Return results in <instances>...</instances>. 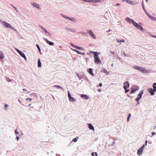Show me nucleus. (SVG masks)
Here are the masks:
<instances>
[{"mask_svg":"<svg viewBox=\"0 0 156 156\" xmlns=\"http://www.w3.org/2000/svg\"><path fill=\"white\" fill-rule=\"evenodd\" d=\"M41 28L44 30V32H45V33H48V32L47 31V30L44 28H43L42 26H41Z\"/></svg>","mask_w":156,"mask_h":156,"instance_id":"obj_33","label":"nucleus"},{"mask_svg":"<svg viewBox=\"0 0 156 156\" xmlns=\"http://www.w3.org/2000/svg\"><path fill=\"white\" fill-rule=\"evenodd\" d=\"M147 140H146V141H145V145H147Z\"/></svg>","mask_w":156,"mask_h":156,"instance_id":"obj_56","label":"nucleus"},{"mask_svg":"<svg viewBox=\"0 0 156 156\" xmlns=\"http://www.w3.org/2000/svg\"><path fill=\"white\" fill-rule=\"evenodd\" d=\"M29 100L30 101H31L32 100V98H27L26 99V100Z\"/></svg>","mask_w":156,"mask_h":156,"instance_id":"obj_44","label":"nucleus"},{"mask_svg":"<svg viewBox=\"0 0 156 156\" xmlns=\"http://www.w3.org/2000/svg\"><path fill=\"white\" fill-rule=\"evenodd\" d=\"M76 75L77 77H78L79 78V79L80 80V78L79 74L78 73H76Z\"/></svg>","mask_w":156,"mask_h":156,"instance_id":"obj_42","label":"nucleus"},{"mask_svg":"<svg viewBox=\"0 0 156 156\" xmlns=\"http://www.w3.org/2000/svg\"><path fill=\"white\" fill-rule=\"evenodd\" d=\"M3 23L4 24V26L5 27L7 28H10L13 30H15L14 28L12 27L10 24L8 23L7 22L4 21L3 22Z\"/></svg>","mask_w":156,"mask_h":156,"instance_id":"obj_4","label":"nucleus"},{"mask_svg":"<svg viewBox=\"0 0 156 156\" xmlns=\"http://www.w3.org/2000/svg\"><path fill=\"white\" fill-rule=\"evenodd\" d=\"M138 70L143 73H145L148 72L147 70L145 69V68H144L140 66H139V68Z\"/></svg>","mask_w":156,"mask_h":156,"instance_id":"obj_5","label":"nucleus"},{"mask_svg":"<svg viewBox=\"0 0 156 156\" xmlns=\"http://www.w3.org/2000/svg\"><path fill=\"white\" fill-rule=\"evenodd\" d=\"M116 5L117 6L120 5V4L119 3H117L116 4Z\"/></svg>","mask_w":156,"mask_h":156,"instance_id":"obj_54","label":"nucleus"},{"mask_svg":"<svg viewBox=\"0 0 156 156\" xmlns=\"http://www.w3.org/2000/svg\"><path fill=\"white\" fill-rule=\"evenodd\" d=\"M62 16L65 18H66L67 17L66 16H63L62 15Z\"/></svg>","mask_w":156,"mask_h":156,"instance_id":"obj_48","label":"nucleus"},{"mask_svg":"<svg viewBox=\"0 0 156 156\" xmlns=\"http://www.w3.org/2000/svg\"><path fill=\"white\" fill-rule=\"evenodd\" d=\"M143 94V91H141L140 93L138 94L137 98L135 99V100L138 101L141 98L142 95Z\"/></svg>","mask_w":156,"mask_h":156,"instance_id":"obj_2","label":"nucleus"},{"mask_svg":"<svg viewBox=\"0 0 156 156\" xmlns=\"http://www.w3.org/2000/svg\"><path fill=\"white\" fill-rule=\"evenodd\" d=\"M45 40L48 44H49L50 45H52L54 44L53 42L49 41L47 39H45Z\"/></svg>","mask_w":156,"mask_h":156,"instance_id":"obj_17","label":"nucleus"},{"mask_svg":"<svg viewBox=\"0 0 156 156\" xmlns=\"http://www.w3.org/2000/svg\"><path fill=\"white\" fill-rule=\"evenodd\" d=\"M110 31V30H108V32H109V31Z\"/></svg>","mask_w":156,"mask_h":156,"instance_id":"obj_62","label":"nucleus"},{"mask_svg":"<svg viewBox=\"0 0 156 156\" xmlns=\"http://www.w3.org/2000/svg\"><path fill=\"white\" fill-rule=\"evenodd\" d=\"M146 1L147 2V0H146Z\"/></svg>","mask_w":156,"mask_h":156,"instance_id":"obj_63","label":"nucleus"},{"mask_svg":"<svg viewBox=\"0 0 156 156\" xmlns=\"http://www.w3.org/2000/svg\"><path fill=\"white\" fill-rule=\"evenodd\" d=\"M138 70L143 73H145L148 72L147 70L145 69V68H144L140 66H139V68Z\"/></svg>","mask_w":156,"mask_h":156,"instance_id":"obj_6","label":"nucleus"},{"mask_svg":"<svg viewBox=\"0 0 156 156\" xmlns=\"http://www.w3.org/2000/svg\"><path fill=\"white\" fill-rule=\"evenodd\" d=\"M84 1L87 2H91L90 1L91 0H83Z\"/></svg>","mask_w":156,"mask_h":156,"instance_id":"obj_40","label":"nucleus"},{"mask_svg":"<svg viewBox=\"0 0 156 156\" xmlns=\"http://www.w3.org/2000/svg\"><path fill=\"white\" fill-rule=\"evenodd\" d=\"M8 81L9 82H11V81L10 79L8 80Z\"/></svg>","mask_w":156,"mask_h":156,"instance_id":"obj_59","label":"nucleus"},{"mask_svg":"<svg viewBox=\"0 0 156 156\" xmlns=\"http://www.w3.org/2000/svg\"><path fill=\"white\" fill-rule=\"evenodd\" d=\"M146 13L147 14V15H148L149 18H150L151 19V20H156V18H155L153 16H151L148 15L146 12Z\"/></svg>","mask_w":156,"mask_h":156,"instance_id":"obj_24","label":"nucleus"},{"mask_svg":"<svg viewBox=\"0 0 156 156\" xmlns=\"http://www.w3.org/2000/svg\"><path fill=\"white\" fill-rule=\"evenodd\" d=\"M36 46L37 47V48L38 49L39 51L40 52L41 51V49L39 47V46L37 44Z\"/></svg>","mask_w":156,"mask_h":156,"instance_id":"obj_39","label":"nucleus"},{"mask_svg":"<svg viewBox=\"0 0 156 156\" xmlns=\"http://www.w3.org/2000/svg\"><path fill=\"white\" fill-rule=\"evenodd\" d=\"M8 106H9V105H7V104H5V107L6 108H7V107H8Z\"/></svg>","mask_w":156,"mask_h":156,"instance_id":"obj_52","label":"nucleus"},{"mask_svg":"<svg viewBox=\"0 0 156 156\" xmlns=\"http://www.w3.org/2000/svg\"><path fill=\"white\" fill-rule=\"evenodd\" d=\"M131 115V114L130 113H129L128 114V118H127V121H129V119Z\"/></svg>","mask_w":156,"mask_h":156,"instance_id":"obj_36","label":"nucleus"},{"mask_svg":"<svg viewBox=\"0 0 156 156\" xmlns=\"http://www.w3.org/2000/svg\"><path fill=\"white\" fill-rule=\"evenodd\" d=\"M110 52L112 54H114L115 53V52H112V51H110Z\"/></svg>","mask_w":156,"mask_h":156,"instance_id":"obj_50","label":"nucleus"},{"mask_svg":"<svg viewBox=\"0 0 156 156\" xmlns=\"http://www.w3.org/2000/svg\"><path fill=\"white\" fill-rule=\"evenodd\" d=\"M99 86H100V87H101L102 86V84L101 83H100L99 84Z\"/></svg>","mask_w":156,"mask_h":156,"instance_id":"obj_49","label":"nucleus"},{"mask_svg":"<svg viewBox=\"0 0 156 156\" xmlns=\"http://www.w3.org/2000/svg\"><path fill=\"white\" fill-rule=\"evenodd\" d=\"M143 150H142V149H141V148H140L138 149L137 152V153L139 155H141L142 154Z\"/></svg>","mask_w":156,"mask_h":156,"instance_id":"obj_13","label":"nucleus"},{"mask_svg":"<svg viewBox=\"0 0 156 156\" xmlns=\"http://www.w3.org/2000/svg\"><path fill=\"white\" fill-rule=\"evenodd\" d=\"M142 7H143V9L144 10L145 12H146V10H145V8H144V5L143 4H142Z\"/></svg>","mask_w":156,"mask_h":156,"instance_id":"obj_43","label":"nucleus"},{"mask_svg":"<svg viewBox=\"0 0 156 156\" xmlns=\"http://www.w3.org/2000/svg\"><path fill=\"white\" fill-rule=\"evenodd\" d=\"M122 2H124V0H122Z\"/></svg>","mask_w":156,"mask_h":156,"instance_id":"obj_61","label":"nucleus"},{"mask_svg":"<svg viewBox=\"0 0 156 156\" xmlns=\"http://www.w3.org/2000/svg\"><path fill=\"white\" fill-rule=\"evenodd\" d=\"M91 3H96L101 2L100 0H91L90 1Z\"/></svg>","mask_w":156,"mask_h":156,"instance_id":"obj_23","label":"nucleus"},{"mask_svg":"<svg viewBox=\"0 0 156 156\" xmlns=\"http://www.w3.org/2000/svg\"><path fill=\"white\" fill-rule=\"evenodd\" d=\"M131 91L130 94L134 93L135 92L138 90V87L136 86H133L131 88Z\"/></svg>","mask_w":156,"mask_h":156,"instance_id":"obj_3","label":"nucleus"},{"mask_svg":"<svg viewBox=\"0 0 156 156\" xmlns=\"http://www.w3.org/2000/svg\"><path fill=\"white\" fill-rule=\"evenodd\" d=\"M76 47V48L80 50H83V48L82 47H79L78 46H77V47Z\"/></svg>","mask_w":156,"mask_h":156,"instance_id":"obj_35","label":"nucleus"},{"mask_svg":"<svg viewBox=\"0 0 156 156\" xmlns=\"http://www.w3.org/2000/svg\"><path fill=\"white\" fill-rule=\"evenodd\" d=\"M38 67H40L41 66V63L40 58H39L38 60Z\"/></svg>","mask_w":156,"mask_h":156,"instance_id":"obj_25","label":"nucleus"},{"mask_svg":"<svg viewBox=\"0 0 156 156\" xmlns=\"http://www.w3.org/2000/svg\"><path fill=\"white\" fill-rule=\"evenodd\" d=\"M101 72H103L104 73H105L107 75H108L109 74V72H108L107 70L105 69H103L101 71Z\"/></svg>","mask_w":156,"mask_h":156,"instance_id":"obj_19","label":"nucleus"},{"mask_svg":"<svg viewBox=\"0 0 156 156\" xmlns=\"http://www.w3.org/2000/svg\"><path fill=\"white\" fill-rule=\"evenodd\" d=\"M153 90L154 92H156V83H154L153 85Z\"/></svg>","mask_w":156,"mask_h":156,"instance_id":"obj_26","label":"nucleus"},{"mask_svg":"<svg viewBox=\"0 0 156 156\" xmlns=\"http://www.w3.org/2000/svg\"><path fill=\"white\" fill-rule=\"evenodd\" d=\"M151 134L152 135H154L155 134V133L154 132H152Z\"/></svg>","mask_w":156,"mask_h":156,"instance_id":"obj_53","label":"nucleus"},{"mask_svg":"<svg viewBox=\"0 0 156 156\" xmlns=\"http://www.w3.org/2000/svg\"><path fill=\"white\" fill-rule=\"evenodd\" d=\"M148 91L151 95H153L154 94V91L152 88H151L148 89Z\"/></svg>","mask_w":156,"mask_h":156,"instance_id":"obj_11","label":"nucleus"},{"mask_svg":"<svg viewBox=\"0 0 156 156\" xmlns=\"http://www.w3.org/2000/svg\"><path fill=\"white\" fill-rule=\"evenodd\" d=\"M17 51L22 57L25 60H26L27 58H26L25 55L22 51H21L18 49H17Z\"/></svg>","mask_w":156,"mask_h":156,"instance_id":"obj_8","label":"nucleus"},{"mask_svg":"<svg viewBox=\"0 0 156 156\" xmlns=\"http://www.w3.org/2000/svg\"><path fill=\"white\" fill-rule=\"evenodd\" d=\"M23 90L24 91H27V90H26L25 89H23Z\"/></svg>","mask_w":156,"mask_h":156,"instance_id":"obj_58","label":"nucleus"},{"mask_svg":"<svg viewBox=\"0 0 156 156\" xmlns=\"http://www.w3.org/2000/svg\"><path fill=\"white\" fill-rule=\"evenodd\" d=\"M71 45L74 48H76V47H77V46H76L73 44H72V43H71Z\"/></svg>","mask_w":156,"mask_h":156,"instance_id":"obj_37","label":"nucleus"},{"mask_svg":"<svg viewBox=\"0 0 156 156\" xmlns=\"http://www.w3.org/2000/svg\"><path fill=\"white\" fill-rule=\"evenodd\" d=\"M153 37H156V36H153Z\"/></svg>","mask_w":156,"mask_h":156,"instance_id":"obj_60","label":"nucleus"},{"mask_svg":"<svg viewBox=\"0 0 156 156\" xmlns=\"http://www.w3.org/2000/svg\"><path fill=\"white\" fill-rule=\"evenodd\" d=\"M132 23H133V26L135 27H136V26L137 25V26L138 24L135 22L134 20H133Z\"/></svg>","mask_w":156,"mask_h":156,"instance_id":"obj_27","label":"nucleus"},{"mask_svg":"<svg viewBox=\"0 0 156 156\" xmlns=\"http://www.w3.org/2000/svg\"><path fill=\"white\" fill-rule=\"evenodd\" d=\"M78 137H76V138L73 139L72 141H73L74 142H76L77 141V140L78 139Z\"/></svg>","mask_w":156,"mask_h":156,"instance_id":"obj_32","label":"nucleus"},{"mask_svg":"<svg viewBox=\"0 0 156 156\" xmlns=\"http://www.w3.org/2000/svg\"><path fill=\"white\" fill-rule=\"evenodd\" d=\"M5 57V56L3 52L1 51H0V59H2Z\"/></svg>","mask_w":156,"mask_h":156,"instance_id":"obj_14","label":"nucleus"},{"mask_svg":"<svg viewBox=\"0 0 156 156\" xmlns=\"http://www.w3.org/2000/svg\"><path fill=\"white\" fill-rule=\"evenodd\" d=\"M145 144L143 145L141 147H140V148H141L142 150H143L144 148L145 147Z\"/></svg>","mask_w":156,"mask_h":156,"instance_id":"obj_41","label":"nucleus"},{"mask_svg":"<svg viewBox=\"0 0 156 156\" xmlns=\"http://www.w3.org/2000/svg\"><path fill=\"white\" fill-rule=\"evenodd\" d=\"M68 97L69 98V101H70L74 102L76 101V99L73 97H71L69 91H68Z\"/></svg>","mask_w":156,"mask_h":156,"instance_id":"obj_7","label":"nucleus"},{"mask_svg":"<svg viewBox=\"0 0 156 156\" xmlns=\"http://www.w3.org/2000/svg\"><path fill=\"white\" fill-rule=\"evenodd\" d=\"M66 19H69V20H70V18L69 17H67L66 18Z\"/></svg>","mask_w":156,"mask_h":156,"instance_id":"obj_57","label":"nucleus"},{"mask_svg":"<svg viewBox=\"0 0 156 156\" xmlns=\"http://www.w3.org/2000/svg\"><path fill=\"white\" fill-rule=\"evenodd\" d=\"M12 6L13 7V8H14V9H15L16 10V9H17V8H16V7H14V6H13L12 5Z\"/></svg>","mask_w":156,"mask_h":156,"instance_id":"obj_51","label":"nucleus"},{"mask_svg":"<svg viewBox=\"0 0 156 156\" xmlns=\"http://www.w3.org/2000/svg\"><path fill=\"white\" fill-rule=\"evenodd\" d=\"M87 31L88 33H89V35L91 37H92L94 39H95L96 36L94 35V34L93 33L91 30H87Z\"/></svg>","mask_w":156,"mask_h":156,"instance_id":"obj_9","label":"nucleus"},{"mask_svg":"<svg viewBox=\"0 0 156 156\" xmlns=\"http://www.w3.org/2000/svg\"><path fill=\"white\" fill-rule=\"evenodd\" d=\"M141 24V23H139V24H138L137 26V25L135 27L139 29H141V30H143V28L140 25Z\"/></svg>","mask_w":156,"mask_h":156,"instance_id":"obj_16","label":"nucleus"},{"mask_svg":"<svg viewBox=\"0 0 156 156\" xmlns=\"http://www.w3.org/2000/svg\"><path fill=\"white\" fill-rule=\"evenodd\" d=\"M126 20L127 22H128L129 23H131V22H132L133 20V19H131L129 18V17H127L126 19Z\"/></svg>","mask_w":156,"mask_h":156,"instance_id":"obj_18","label":"nucleus"},{"mask_svg":"<svg viewBox=\"0 0 156 156\" xmlns=\"http://www.w3.org/2000/svg\"><path fill=\"white\" fill-rule=\"evenodd\" d=\"M88 72L90 74H91L92 76H94V74L92 72V69L89 68L88 69Z\"/></svg>","mask_w":156,"mask_h":156,"instance_id":"obj_22","label":"nucleus"},{"mask_svg":"<svg viewBox=\"0 0 156 156\" xmlns=\"http://www.w3.org/2000/svg\"><path fill=\"white\" fill-rule=\"evenodd\" d=\"M32 5L33 6H34L37 9H41L40 8L39 5V4L36 3H33Z\"/></svg>","mask_w":156,"mask_h":156,"instance_id":"obj_15","label":"nucleus"},{"mask_svg":"<svg viewBox=\"0 0 156 156\" xmlns=\"http://www.w3.org/2000/svg\"><path fill=\"white\" fill-rule=\"evenodd\" d=\"M15 133L16 134H18V132L17 131V130H15Z\"/></svg>","mask_w":156,"mask_h":156,"instance_id":"obj_47","label":"nucleus"},{"mask_svg":"<svg viewBox=\"0 0 156 156\" xmlns=\"http://www.w3.org/2000/svg\"><path fill=\"white\" fill-rule=\"evenodd\" d=\"M126 2L130 4H133V2L129 0H126Z\"/></svg>","mask_w":156,"mask_h":156,"instance_id":"obj_31","label":"nucleus"},{"mask_svg":"<svg viewBox=\"0 0 156 156\" xmlns=\"http://www.w3.org/2000/svg\"><path fill=\"white\" fill-rule=\"evenodd\" d=\"M72 50H73V51H75L76 52H77L78 54H79L84 55L85 54V53L82 52L80 51L77 50L75 49H72Z\"/></svg>","mask_w":156,"mask_h":156,"instance_id":"obj_12","label":"nucleus"},{"mask_svg":"<svg viewBox=\"0 0 156 156\" xmlns=\"http://www.w3.org/2000/svg\"><path fill=\"white\" fill-rule=\"evenodd\" d=\"M90 52L91 53H94V55H97V54H98V53L96 52L91 51H90Z\"/></svg>","mask_w":156,"mask_h":156,"instance_id":"obj_38","label":"nucleus"},{"mask_svg":"<svg viewBox=\"0 0 156 156\" xmlns=\"http://www.w3.org/2000/svg\"><path fill=\"white\" fill-rule=\"evenodd\" d=\"M88 127L90 129H92L93 130V131H94V128L93 127V126L91 124H88Z\"/></svg>","mask_w":156,"mask_h":156,"instance_id":"obj_21","label":"nucleus"},{"mask_svg":"<svg viewBox=\"0 0 156 156\" xmlns=\"http://www.w3.org/2000/svg\"><path fill=\"white\" fill-rule=\"evenodd\" d=\"M94 62L97 64H101V61L98 55H95L94 56Z\"/></svg>","mask_w":156,"mask_h":156,"instance_id":"obj_1","label":"nucleus"},{"mask_svg":"<svg viewBox=\"0 0 156 156\" xmlns=\"http://www.w3.org/2000/svg\"><path fill=\"white\" fill-rule=\"evenodd\" d=\"M70 20L73 21L74 20V18H70Z\"/></svg>","mask_w":156,"mask_h":156,"instance_id":"obj_46","label":"nucleus"},{"mask_svg":"<svg viewBox=\"0 0 156 156\" xmlns=\"http://www.w3.org/2000/svg\"><path fill=\"white\" fill-rule=\"evenodd\" d=\"M124 85L123 88L124 89H127V88L129 87V84L127 81L125 82L124 83Z\"/></svg>","mask_w":156,"mask_h":156,"instance_id":"obj_10","label":"nucleus"},{"mask_svg":"<svg viewBox=\"0 0 156 156\" xmlns=\"http://www.w3.org/2000/svg\"><path fill=\"white\" fill-rule=\"evenodd\" d=\"M133 68L135 69L138 70L139 68V66H137L136 65H134L133 66Z\"/></svg>","mask_w":156,"mask_h":156,"instance_id":"obj_28","label":"nucleus"},{"mask_svg":"<svg viewBox=\"0 0 156 156\" xmlns=\"http://www.w3.org/2000/svg\"><path fill=\"white\" fill-rule=\"evenodd\" d=\"M99 91H100V90H99Z\"/></svg>","mask_w":156,"mask_h":156,"instance_id":"obj_64","label":"nucleus"},{"mask_svg":"<svg viewBox=\"0 0 156 156\" xmlns=\"http://www.w3.org/2000/svg\"><path fill=\"white\" fill-rule=\"evenodd\" d=\"M116 41L118 43L120 42H124L125 41L124 39L119 40V39H117Z\"/></svg>","mask_w":156,"mask_h":156,"instance_id":"obj_29","label":"nucleus"},{"mask_svg":"<svg viewBox=\"0 0 156 156\" xmlns=\"http://www.w3.org/2000/svg\"><path fill=\"white\" fill-rule=\"evenodd\" d=\"M94 154H95L96 156H98L97 153L96 152H93L91 153V155L92 156H94Z\"/></svg>","mask_w":156,"mask_h":156,"instance_id":"obj_34","label":"nucleus"},{"mask_svg":"<svg viewBox=\"0 0 156 156\" xmlns=\"http://www.w3.org/2000/svg\"><path fill=\"white\" fill-rule=\"evenodd\" d=\"M16 139H17V140H18L19 139V137L17 136L16 137Z\"/></svg>","mask_w":156,"mask_h":156,"instance_id":"obj_55","label":"nucleus"},{"mask_svg":"<svg viewBox=\"0 0 156 156\" xmlns=\"http://www.w3.org/2000/svg\"><path fill=\"white\" fill-rule=\"evenodd\" d=\"M80 96L81 98H83L86 100H87L88 98V97H87V95H86L81 94Z\"/></svg>","mask_w":156,"mask_h":156,"instance_id":"obj_20","label":"nucleus"},{"mask_svg":"<svg viewBox=\"0 0 156 156\" xmlns=\"http://www.w3.org/2000/svg\"><path fill=\"white\" fill-rule=\"evenodd\" d=\"M53 87H56L57 88H60L62 89H63V88L59 86L55 85H54L53 86Z\"/></svg>","mask_w":156,"mask_h":156,"instance_id":"obj_30","label":"nucleus"},{"mask_svg":"<svg viewBox=\"0 0 156 156\" xmlns=\"http://www.w3.org/2000/svg\"><path fill=\"white\" fill-rule=\"evenodd\" d=\"M124 90H125V91L126 93H127V92H129V90H127V89H124Z\"/></svg>","mask_w":156,"mask_h":156,"instance_id":"obj_45","label":"nucleus"}]
</instances>
